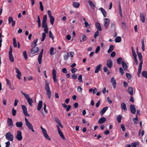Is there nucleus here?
<instances>
[{"mask_svg": "<svg viewBox=\"0 0 147 147\" xmlns=\"http://www.w3.org/2000/svg\"><path fill=\"white\" fill-rule=\"evenodd\" d=\"M128 93L131 95L132 96L133 95V88L131 87H129L128 89Z\"/></svg>", "mask_w": 147, "mask_h": 147, "instance_id": "obj_26", "label": "nucleus"}, {"mask_svg": "<svg viewBox=\"0 0 147 147\" xmlns=\"http://www.w3.org/2000/svg\"><path fill=\"white\" fill-rule=\"evenodd\" d=\"M45 89L47 92V94L49 98H50L51 96V92L50 90L49 86V83L45 81Z\"/></svg>", "mask_w": 147, "mask_h": 147, "instance_id": "obj_1", "label": "nucleus"}, {"mask_svg": "<svg viewBox=\"0 0 147 147\" xmlns=\"http://www.w3.org/2000/svg\"><path fill=\"white\" fill-rule=\"evenodd\" d=\"M113 62L111 60L109 59L107 61V65L109 68H111L113 65Z\"/></svg>", "mask_w": 147, "mask_h": 147, "instance_id": "obj_19", "label": "nucleus"}, {"mask_svg": "<svg viewBox=\"0 0 147 147\" xmlns=\"http://www.w3.org/2000/svg\"><path fill=\"white\" fill-rule=\"evenodd\" d=\"M50 18V22L51 25H53L55 20V19L53 17Z\"/></svg>", "mask_w": 147, "mask_h": 147, "instance_id": "obj_45", "label": "nucleus"}, {"mask_svg": "<svg viewBox=\"0 0 147 147\" xmlns=\"http://www.w3.org/2000/svg\"><path fill=\"white\" fill-rule=\"evenodd\" d=\"M57 128L58 131V133L59 134V135L61 137V138H62V139L63 140H66V139L65 138L62 132L61 131V130L60 129V128L59 127V126L58 125H57Z\"/></svg>", "mask_w": 147, "mask_h": 147, "instance_id": "obj_11", "label": "nucleus"}, {"mask_svg": "<svg viewBox=\"0 0 147 147\" xmlns=\"http://www.w3.org/2000/svg\"><path fill=\"white\" fill-rule=\"evenodd\" d=\"M40 128L42 130V131L43 134V136L45 138L49 141H50L51 139L47 134V132L46 129L43 128L41 126Z\"/></svg>", "mask_w": 147, "mask_h": 147, "instance_id": "obj_4", "label": "nucleus"}, {"mask_svg": "<svg viewBox=\"0 0 147 147\" xmlns=\"http://www.w3.org/2000/svg\"><path fill=\"white\" fill-rule=\"evenodd\" d=\"M126 76L127 77V78L129 80L131 77V75L129 73H126Z\"/></svg>", "mask_w": 147, "mask_h": 147, "instance_id": "obj_59", "label": "nucleus"}, {"mask_svg": "<svg viewBox=\"0 0 147 147\" xmlns=\"http://www.w3.org/2000/svg\"><path fill=\"white\" fill-rule=\"evenodd\" d=\"M121 107L123 110L125 111H127V109L126 107V106L124 102H123L121 103Z\"/></svg>", "mask_w": 147, "mask_h": 147, "instance_id": "obj_27", "label": "nucleus"}, {"mask_svg": "<svg viewBox=\"0 0 147 147\" xmlns=\"http://www.w3.org/2000/svg\"><path fill=\"white\" fill-rule=\"evenodd\" d=\"M21 92L23 95L24 96L25 98L27 100L28 103L30 106H32V104L33 102L32 99L30 98V97L28 94L22 91H21Z\"/></svg>", "mask_w": 147, "mask_h": 147, "instance_id": "obj_2", "label": "nucleus"}, {"mask_svg": "<svg viewBox=\"0 0 147 147\" xmlns=\"http://www.w3.org/2000/svg\"><path fill=\"white\" fill-rule=\"evenodd\" d=\"M106 120V119L104 117L100 118L99 120L98 123L101 124L104 123Z\"/></svg>", "mask_w": 147, "mask_h": 147, "instance_id": "obj_21", "label": "nucleus"}, {"mask_svg": "<svg viewBox=\"0 0 147 147\" xmlns=\"http://www.w3.org/2000/svg\"><path fill=\"white\" fill-rule=\"evenodd\" d=\"M130 108L131 112L133 114H135L136 111V110L134 105H130Z\"/></svg>", "mask_w": 147, "mask_h": 147, "instance_id": "obj_15", "label": "nucleus"}, {"mask_svg": "<svg viewBox=\"0 0 147 147\" xmlns=\"http://www.w3.org/2000/svg\"><path fill=\"white\" fill-rule=\"evenodd\" d=\"M84 24L85 26L87 28H90V25L89 24L88 22L85 21L84 22Z\"/></svg>", "mask_w": 147, "mask_h": 147, "instance_id": "obj_55", "label": "nucleus"}, {"mask_svg": "<svg viewBox=\"0 0 147 147\" xmlns=\"http://www.w3.org/2000/svg\"><path fill=\"white\" fill-rule=\"evenodd\" d=\"M122 117L121 115H118L117 117V121L119 123H120L121 122Z\"/></svg>", "mask_w": 147, "mask_h": 147, "instance_id": "obj_41", "label": "nucleus"}, {"mask_svg": "<svg viewBox=\"0 0 147 147\" xmlns=\"http://www.w3.org/2000/svg\"><path fill=\"white\" fill-rule=\"evenodd\" d=\"M55 122L57 123L58 124L60 122V121L59 120V119L58 118L56 117L55 118Z\"/></svg>", "mask_w": 147, "mask_h": 147, "instance_id": "obj_64", "label": "nucleus"}, {"mask_svg": "<svg viewBox=\"0 0 147 147\" xmlns=\"http://www.w3.org/2000/svg\"><path fill=\"white\" fill-rule=\"evenodd\" d=\"M32 48L31 50L30 53L31 54H34L35 53L38 52L39 51V49L37 47H32Z\"/></svg>", "mask_w": 147, "mask_h": 147, "instance_id": "obj_9", "label": "nucleus"}, {"mask_svg": "<svg viewBox=\"0 0 147 147\" xmlns=\"http://www.w3.org/2000/svg\"><path fill=\"white\" fill-rule=\"evenodd\" d=\"M21 106L24 115L26 116H29L30 115L28 113L27 109L26 106L23 105H22Z\"/></svg>", "mask_w": 147, "mask_h": 147, "instance_id": "obj_7", "label": "nucleus"}, {"mask_svg": "<svg viewBox=\"0 0 147 147\" xmlns=\"http://www.w3.org/2000/svg\"><path fill=\"white\" fill-rule=\"evenodd\" d=\"M9 59L11 62H13L14 61V59L13 57L12 53L9 54Z\"/></svg>", "mask_w": 147, "mask_h": 147, "instance_id": "obj_32", "label": "nucleus"}, {"mask_svg": "<svg viewBox=\"0 0 147 147\" xmlns=\"http://www.w3.org/2000/svg\"><path fill=\"white\" fill-rule=\"evenodd\" d=\"M108 107H106L102 108L100 112V115L102 116L103 114L105 113L106 111L108 109Z\"/></svg>", "mask_w": 147, "mask_h": 147, "instance_id": "obj_20", "label": "nucleus"}, {"mask_svg": "<svg viewBox=\"0 0 147 147\" xmlns=\"http://www.w3.org/2000/svg\"><path fill=\"white\" fill-rule=\"evenodd\" d=\"M6 81H7V85H8L9 86V88L13 90L14 88H12L11 87V82L8 79H6Z\"/></svg>", "mask_w": 147, "mask_h": 147, "instance_id": "obj_36", "label": "nucleus"}, {"mask_svg": "<svg viewBox=\"0 0 147 147\" xmlns=\"http://www.w3.org/2000/svg\"><path fill=\"white\" fill-rule=\"evenodd\" d=\"M17 134L16 136V138L19 141H20L22 139V133L21 131L18 130L17 132Z\"/></svg>", "mask_w": 147, "mask_h": 147, "instance_id": "obj_8", "label": "nucleus"}, {"mask_svg": "<svg viewBox=\"0 0 147 147\" xmlns=\"http://www.w3.org/2000/svg\"><path fill=\"white\" fill-rule=\"evenodd\" d=\"M114 47L112 45H111L110 46L109 49L107 51L108 53H109L113 51V50L114 49Z\"/></svg>", "mask_w": 147, "mask_h": 147, "instance_id": "obj_33", "label": "nucleus"}, {"mask_svg": "<svg viewBox=\"0 0 147 147\" xmlns=\"http://www.w3.org/2000/svg\"><path fill=\"white\" fill-rule=\"evenodd\" d=\"M100 49V47L99 46H98L97 47L95 53H98Z\"/></svg>", "mask_w": 147, "mask_h": 147, "instance_id": "obj_63", "label": "nucleus"}, {"mask_svg": "<svg viewBox=\"0 0 147 147\" xmlns=\"http://www.w3.org/2000/svg\"><path fill=\"white\" fill-rule=\"evenodd\" d=\"M119 13L120 14V16L121 17L122 16V11H121V6L120 5V3H119Z\"/></svg>", "mask_w": 147, "mask_h": 147, "instance_id": "obj_40", "label": "nucleus"}, {"mask_svg": "<svg viewBox=\"0 0 147 147\" xmlns=\"http://www.w3.org/2000/svg\"><path fill=\"white\" fill-rule=\"evenodd\" d=\"M39 3L40 5V8L41 11H43V7L42 3L41 1H40Z\"/></svg>", "mask_w": 147, "mask_h": 147, "instance_id": "obj_54", "label": "nucleus"}, {"mask_svg": "<svg viewBox=\"0 0 147 147\" xmlns=\"http://www.w3.org/2000/svg\"><path fill=\"white\" fill-rule=\"evenodd\" d=\"M47 20V16L46 15H44L42 21V27L43 28H45L48 27L46 21Z\"/></svg>", "mask_w": 147, "mask_h": 147, "instance_id": "obj_6", "label": "nucleus"}, {"mask_svg": "<svg viewBox=\"0 0 147 147\" xmlns=\"http://www.w3.org/2000/svg\"><path fill=\"white\" fill-rule=\"evenodd\" d=\"M15 69H16V72L17 74L16 77L18 78L19 79H20V77L21 76V72L20 71L18 68L16 67Z\"/></svg>", "mask_w": 147, "mask_h": 147, "instance_id": "obj_18", "label": "nucleus"}, {"mask_svg": "<svg viewBox=\"0 0 147 147\" xmlns=\"http://www.w3.org/2000/svg\"><path fill=\"white\" fill-rule=\"evenodd\" d=\"M78 70V69L76 68H72L71 69L70 71L73 74L75 73Z\"/></svg>", "mask_w": 147, "mask_h": 147, "instance_id": "obj_51", "label": "nucleus"}, {"mask_svg": "<svg viewBox=\"0 0 147 147\" xmlns=\"http://www.w3.org/2000/svg\"><path fill=\"white\" fill-rule=\"evenodd\" d=\"M103 71L107 73V74H109V72L107 68V67H104L103 68Z\"/></svg>", "mask_w": 147, "mask_h": 147, "instance_id": "obj_58", "label": "nucleus"}, {"mask_svg": "<svg viewBox=\"0 0 147 147\" xmlns=\"http://www.w3.org/2000/svg\"><path fill=\"white\" fill-rule=\"evenodd\" d=\"M38 40V39L36 38L34 40L32 44L31 45L32 47H36V43L37 42Z\"/></svg>", "mask_w": 147, "mask_h": 147, "instance_id": "obj_37", "label": "nucleus"}, {"mask_svg": "<svg viewBox=\"0 0 147 147\" xmlns=\"http://www.w3.org/2000/svg\"><path fill=\"white\" fill-rule=\"evenodd\" d=\"M121 41V38L120 36H117L115 39L116 42H119Z\"/></svg>", "mask_w": 147, "mask_h": 147, "instance_id": "obj_39", "label": "nucleus"}, {"mask_svg": "<svg viewBox=\"0 0 147 147\" xmlns=\"http://www.w3.org/2000/svg\"><path fill=\"white\" fill-rule=\"evenodd\" d=\"M7 123L9 126L12 127H13V124L11 119L8 118L7 120Z\"/></svg>", "mask_w": 147, "mask_h": 147, "instance_id": "obj_16", "label": "nucleus"}, {"mask_svg": "<svg viewBox=\"0 0 147 147\" xmlns=\"http://www.w3.org/2000/svg\"><path fill=\"white\" fill-rule=\"evenodd\" d=\"M102 66V65L101 64H99L95 68V73H98V71H99L100 68Z\"/></svg>", "mask_w": 147, "mask_h": 147, "instance_id": "obj_29", "label": "nucleus"}, {"mask_svg": "<svg viewBox=\"0 0 147 147\" xmlns=\"http://www.w3.org/2000/svg\"><path fill=\"white\" fill-rule=\"evenodd\" d=\"M83 89L81 88L80 86H79L77 88V90L79 92H82Z\"/></svg>", "mask_w": 147, "mask_h": 147, "instance_id": "obj_52", "label": "nucleus"}, {"mask_svg": "<svg viewBox=\"0 0 147 147\" xmlns=\"http://www.w3.org/2000/svg\"><path fill=\"white\" fill-rule=\"evenodd\" d=\"M66 54L64 55L63 56L64 60H67L68 59V57H69V55L68 52H66Z\"/></svg>", "mask_w": 147, "mask_h": 147, "instance_id": "obj_38", "label": "nucleus"}, {"mask_svg": "<svg viewBox=\"0 0 147 147\" xmlns=\"http://www.w3.org/2000/svg\"><path fill=\"white\" fill-rule=\"evenodd\" d=\"M43 52V49H42L40 53L38 55V61L39 64H40L42 62V54Z\"/></svg>", "mask_w": 147, "mask_h": 147, "instance_id": "obj_12", "label": "nucleus"}, {"mask_svg": "<svg viewBox=\"0 0 147 147\" xmlns=\"http://www.w3.org/2000/svg\"><path fill=\"white\" fill-rule=\"evenodd\" d=\"M23 53L25 59V60H27L28 59V57L26 51H24L23 52Z\"/></svg>", "mask_w": 147, "mask_h": 147, "instance_id": "obj_46", "label": "nucleus"}, {"mask_svg": "<svg viewBox=\"0 0 147 147\" xmlns=\"http://www.w3.org/2000/svg\"><path fill=\"white\" fill-rule=\"evenodd\" d=\"M50 53L51 55H52L54 54V48L53 47H51L50 49Z\"/></svg>", "mask_w": 147, "mask_h": 147, "instance_id": "obj_50", "label": "nucleus"}, {"mask_svg": "<svg viewBox=\"0 0 147 147\" xmlns=\"http://www.w3.org/2000/svg\"><path fill=\"white\" fill-rule=\"evenodd\" d=\"M49 37L50 38H51L52 40H53L54 37L53 36V35L52 32H51V30H50L49 32Z\"/></svg>", "mask_w": 147, "mask_h": 147, "instance_id": "obj_47", "label": "nucleus"}, {"mask_svg": "<svg viewBox=\"0 0 147 147\" xmlns=\"http://www.w3.org/2000/svg\"><path fill=\"white\" fill-rule=\"evenodd\" d=\"M88 2L90 7H91L92 9H94L95 7V5L93 3V2L91 1H89Z\"/></svg>", "mask_w": 147, "mask_h": 147, "instance_id": "obj_30", "label": "nucleus"}, {"mask_svg": "<svg viewBox=\"0 0 147 147\" xmlns=\"http://www.w3.org/2000/svg\"><path fill=\"white\" fill-rule=\"evenodd\" d=\"M53 78V81L55 82H57V75L55 69H53L52 72Z\"/></svg>", "mask_w": 147, "mask_h": 147, "instance_id": "obj_10", "label": "nucleus"}, {"mask_svg": "<svg viewBox=\"0 0 147 147\" xmlns=\"http://www.w3.org/2000/svg\"><path fill=\"white\" fill-rule=\"evenodd\" d=\"M13 21V18L12 17L10 16L9 17L8 22L9 24L11 23V22H12Z\"/></svg>", "mask_w": 147, "mask_h": 147, "instance_id": "obj_60", "label": "nucleus"}, {"mask_svg": "<svg viewBox=\"0 0 147 147\" xmlns=\"http://www.w3.org/2000/svg\"><path fill=\"white\" fill-rule=\"evenodd\" d=\"M96 29L99 31H101L102 30V28L100 24L98 22H96L95 24Z\"/></svg>", "mask_w": 147, "mask_h": 147, "instance_id": "obj_24", "label": "nucleus"}, {"mask_svg": "<svg viewBox=\"0 0 147 147\" xmlns=\"http://www.w3.org/2000/svg\"><path fill=\"white\" fill-rule=\"evenodd\" d=\"M142 64H141V63H140L139 67L138 68V74H140L141 71L142 69Z\"/></svg>", "mask_w": 147, "mask_h": 147, "instance_id": "obj_35", "label": "nucleus"}, {"mask_svg": "<svg viewBox=\"0 0 147 147\" xmlns=\"http://www.w3.org/2000/svg\"><path fill=\"white\" fill-rule=\"evenodd\" d=\"M111 81L113 87L114 88H115L116 87V85L117 84L115 78L114 77H112L111 80Z\"/></svg>", "mask_w": 147, "mask_h": 147, "instance_id": "obj_14", "label": "nucleus"}, {"mask_svg": "<svg viewBox=\"0 0 147 147\" xmlns=\"http://www.w3.org/2000/svg\"><path fill=\"white\" fill-rule=\"evenodd\" d=\"M6 139L10 141H12L13 140V136L11 133L10 132L7 133L5 135Z\"/></svg>", "mask_w": 147, "mask_h": 147, "instance_id": "obj_5", "label": "nucleus"}, {"mask_svg": "<svg viewBox=\"0 0 147 147\" xmlns=\"http://www.w3.org/2000/svg\"><path fill=\"white\" fill-rule=\"evenodd\" d=\"M122 65L123 68L125 71L127 70L128 65L125 61H122Z\"/></svg>", "mask_w": 147, "mask_h": 147, "instance_id": "obj_23", "label": "nucleus"}, {"mask_svg": "<svg viewBox=\"0 0 147 147\" xmlns=\"http://www.w3.org/2000/svg\"><path fill=\"white\" fill-rule=\"evenodd\" d=\"M42 101L40 100L37 107V109L38 110H40L42 107Z\"/></svg>", "mask_w": 147, "mask_h": 147, "instance_id": "obj_28", "label": "nucleus"}, {"mask_svg": "<svg viewBox=\"0 0 147 147\" xmlns=\"http://www.w3.org/2000/svg\"><path fill=\"white\" fill-rule=\"evenodd\" d=\"M121 126L123 131H125V128L124 125L123 124H121Z\"/></svg>", "mask_w": 147, "mask_h": 147, "instance_id": "obj_62", "label": "nucleus"}, {"mask_svg": "<svg viewBox=\"0 0 147 147\" xmlns=\"http://www.w3.org/2000/svg\"><path fill=\"white\" fill-rule=\"evenodd\" d=\"M140 18L141 20L143 23L145 22V18L144 14L142 13H140Z\"/></svg>", "mask_w": 147, "mask_h": 147, "instance_id": "obj_22", "label": "nucleus"}, {"mask_svg": "<svg viewBox=\"0 0 147 147\" xmlns=\"http://www.w3.org/2000/svg\"><path fill=\"white\" fill-rule=\"evenodd\" d=\"M12 115L13 116H15L16 115V110L14 109V108H13L12 110Z\"/></svg>", "mask_w": 147, "mask_h": 147, "instance_id": "obj_57", "label": "nucleus"}, {"mask_svg": "<svg viewBox=\"0 0 147 147\" xmlns=\"http://www.w3.org/2000/svg\"><path fill=\"white\" fill-rule=\"evenodd\" d=\"M46 36V34H45V33L43 32L42 33V39L41 40V41H44V40Z\"/></svg>", "mask_w": 147, "mask_h": 147, "instance_id": "obj_42", "label": "nucleus"}, {"mask_svg": "<svg viewBox=\"0 0 147 147\" xmlns=\"http://www.w3.org/2000/svg\"><path fill=\"white\" fill-rule=\"evenodd\" d=\"M139 144L138 142H135L132 144V147H136Z\"/></svg>", "mask_w": 147, "mask_h": 147, "instance_id": "obj_49", "label": "nucleus"}, {"mask_svg": "<svg viewBox=\"0 0 147 147\" xmlns=\"http://www.w3.org/2000/svg\"><path fill=\"white\" fill-rule=\"evenodd\" d=\"M123 59L121 58H119L117 59V63L119 64H120L123 61Z\"/></svg>", "mask_w": 147, "mask_h": 147, "instance_id": "obj_43", "label": "nucleus"}, {"mask_svg": "<svg viewBox=\"0 0 147 147\" xmlns=\"http://www.w3.org/2000/svg\"><path fill=\"white\" fill-rule=\"evenodd\" d=\"M23 125L22 122L21 121L18 122L16 123V125L17 127H20Z\"/></svg>", "mask_w": 147, "mask_h": 147, "instance_id": "obj_34", "label": "nucleus"}, {"mask_svg": "<svg viewBox=\"0 0 147 147\" xmlns=\"http://www.w3.org/2000/svg\"><path fill=\"white\" fill-rule=\"evenodd\" d=\"M119 71L121 73V76H123V74L124 73V70L123 68L121 67H120L119 68Z\"/></svg>", "mask_w": 147, "mask_h": 147, "instance_id": "obj_56", "label": "nucleus"}, {"mask_svg": "<svg viewBox=\"0 0 147 147\" xmlns=\"http://www.w3.org/2000/svg\"><path fill=\"white\" fill-rule=\"evenodd\" d=\"M104 21L105 22L104 26L105 27V28H108L109 23V19L108 18H105L104 19Z\"/></svg>", "mask_w": 147, "mask_h": 147, "instance_id": "obj_13", "label": "nucleus"}, {"mask_svg": "<svg viewBox=\"0 0 147 147\" xmlns=\"http://www.w3.org/2000/svg\"><path fill=\"white\" fill-rule=\"evenodd\" d=\"M99 10H100L103 16L105 17H106L107 16V13L105 10L102 7H100L99 9Z\"/></svg>", "mask_w": 147, "mask_h": 147, "instance_id": "obj_25", "label": "nucleus"}, {"mask_svg": "<svg viewBox=\"0 0 147 147\" xmlns=\"http://www.w3.org/2000/svg\"><path fill=\"white\" fill-rule=\"evenodd\" d=\"M80 5V3L77 2H74L73 3V5L74 7L76 8H78Z\"/></svg>", "mask_w": 147, "mask_h": 147, "instance_id": "obj_31", "label": "nucleus"}, {"mask_svg": "<svg viewBox=\"0 0 147 147\" xmlns=\"http://www.w3.org/2000/svg\"><path fill=\"white\" fill-rule=\"evenodd\" d=\"M138 117L137 116V115L136 116V117L135 118H134L133 119V121L135 123V124H136L138 123Z\"/></svg>", "mask_w": 147, "mask_h": 147, "instance_id": "obj_53", "label": "nucleus"}, {"mask_svg": "<svg viewBox=\"0 0 147 147\" xmlns=\"http://www.w3.org/2000/svg\"><path fill=\"white\" fill-rule=\"evenodd\" d=\"M13 42L14 47H17V44L16 42V40L15 38H13Z\"/></svg>", "mask_w": 147, "mask_h": 147, "instance_id": "obj_48", "label": "nucleus"}, {"mask_svg": "<svg viewBox=\"0 0 147 147\" xmlns=\"http://www.w3.org/2000/svg\"><path fill=\"white\" fill-rule=\"evenodd\" d=\"M25 124L27 127L32 132H34L35 131L33 128V126L32 124L30 122L29 120L26 117H25Z\"/></svg>", "mask_w": 147, "mask_h": 147, "instance_id": "obj_3", "label": "nucleus"}, {"mask_svg": "<svg viewBox=\"0 0 147 147\" xmlns=\"http://www.w3.org/2000/svg\"><path fill=\"white\" fill-rule=\"evenodd\" d=\"M142 76L147 79V71H144L142 73Z\"/></svg>", "mask_w": 147, "mask_h": 147, "instance_id": "obj_44", "label": "nucleus"}, {"mask_svg": "<svg viewBox=\"0 0 147 147\" xmlns=\"http://www.w3.org/2000/svg\"><path fill=\"white\" fill-rule=\"evenodd\" d=\"M78 80L80 82H82V75H80L78 77Z\"/></svg>", "mask_w": 147, "mask_h": 147, "instance_id": "obj_61", "label": "nucleus"}, {"mask_svg": "<svg viewBox=\"0 0 147 147\" xmlns=\"http://www.w3.org/2000/svg\"><path fill=\"white\" fill-rule=\"evenodd\" d=\"M137 53L138 54L139 60L140 61V63H141V64H143V58L141 53L139 52L138 51H137Z\"/></svg>", "mask_w": 147, "mask_h": 147, "instance_id": "obj_17", "label": "nucleus"}]
</instances>
